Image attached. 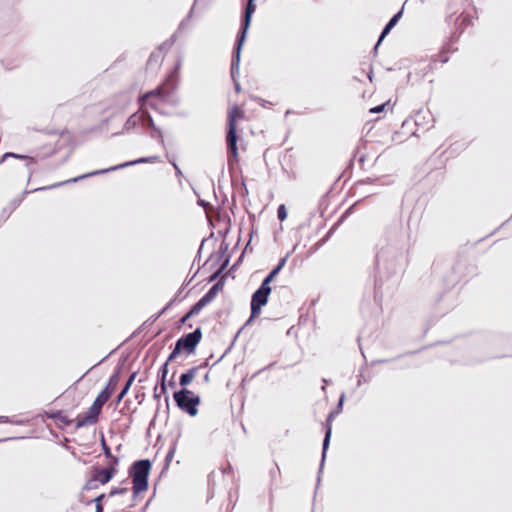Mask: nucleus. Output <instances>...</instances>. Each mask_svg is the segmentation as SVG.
I'll return each mask as SVG.
<instances>
[{"label": "nucleus", "instance_id": "obj_1", "mask_svg": "<svg viewBox=\"0 0 512 512\" xmlns=\"http://www.w3.org/2000/svg\"><path fill=\"white\" fill-rule=\"evenodd\" d=\"M246 6L242 12L241 23L238 33L236 35V40L234 42L232 56H231V65H230V75L233 81L234 90L236 93L241 91V85L238 81L239 78V70H240V61H241V51L243 45L246 41L248 30L251 25L252 16L256 11L257 5L256 2H246Z\"/></svg>", "mask_w": 512, "mask_h": 512}, {"label": "nucleus", "instance_id": "obj_2", "mask_svg": "<svg viewBox=\"0 0 512 512\" xmlns=\"http://www.w3.org/2000/svg\"><path fill=\"white\" fill-rule=\"evenodd\" d=\"M401 253L392 246L382 247L375 256V289H377L384 278L389 279L399 269V258Z\"/></svg>", "mask_w": 512, "mask_h": 512}, {"label": "nucleus", "instance_id": "obj_3", "mask_svg": "<svg viewBox=\"0 0 512 512\" xmlns=\"http://www.w3.org/2000/svg\"><path fill=\"white\" fill-rule=\"evenodd\" d=\"M244 110L238 105H234L228 113L226 124V146H227V163L232 173L235 165L239 162L238 140L236 121L243 119Z\"/></svg>", "mask_w": 512, "mask_h": 512}, {"label": "nucleus", "instance_id": "obj_4", "mask_svg": "<svg viewBox=\"0 0 512 512\" xmlns=\"http://www.w3.org/2000/svg\"><path fill=\"white\" fill-rule=\"evenodd\" d=\"M151 469L152 462L148 458L136 460L130 465L128 473L132 479L133 498L148 490Z\"/></svg>", "mask_w": 512, "mask_h": 512}, {"label": "nucleus", "instance_id": "obj_5", "mask_svg": "<svg viewBox=\"0 0 512 512\" xmlns=\"http://www.w3.org/2000/svg\"><path fill=\"white\" fill-rule=\"evenodd\" d=\"M345 398H346L345 393L342 392L338 398L336 406L328 413L326 420L323 424L325 432H324V438H323V442H322V452H321V460H320L318 476H317V485H319L320 480H321L320 475L324 468L327 451L329 449V445H330V441H331L332 422L340 413H342Z\"/></svg>", "mask_w": 512, "mask_h": 512}, {"label": "nucleus", "instance_id": "obj_6", "mask_svg": "<svg viewBox=\"0 0 512 512\" xmlns=\"http://www.w3.org/2000/svg\"><path fill=\"white\" fill-rule=\"evenodd\" d=\"M182 65V57L179 56L174 67L169 71L161 85L145 93L143 97H157L161 100L168 99L178 88L179 72Z\"/></svg>", "mask_w": 512, "mask_h": 512}, {"label": "nucleus", "instance_id": "obj_7", "mask_svg": "<svg viewBox=\"0 0 512 512\" xmlns=\"http://www.w3.org/2000/svg\"><path fill=\"white\" fill-rule=\"evenodd\" d=\"M176 406L184 413L195 417L199 412L201 397L192 390H177L173 393Z\"/></svg>", "mask_w": 512, "mask_h": 512}, {"label": "nucleus", "instance_id": "obj_8", "mask_svg": "<svg viewBox=\"0 0 512 512\" xmlns=\"http://www.w3.org/2000/svg\"><path fill=\"white\" fill-rule=\"evenodd\" d=\"M124 362H125V360H123L122 362L117 364V366L114 368V371H113L112 375L110 376L107 384L98 393V395L95 398L96 400H98L103 405L108 401V399L115 392L117 384H118V382H119V380H120V378L122 376V373H123Z\"/></svg>", "mask_w": 512, "mask_h": 512}, {"label": "nucleus", "instance_id": "obj_9", "mask_svg": "<svg viewBox=\"0 0 512 512\" xmlns=\"http://www.w3.org/2000/svg\"><path fill=\"white\" fill-rule=\"evenodd\" d=\"M130 166H134V161L133 160L126 161V162L117 164L115 166H111L109 168L94 170L92 172L82 174L80 176L68 179L66 181H62V182L55 183V184H52V185L44 186L43 189H54V188L66 185L68 183H76V182H78V181H80L82 179H86V178H89V177H92V176L101 175V174H105V173H108V172L124 169V168L130 167Z\"/></svg>", "mask_w": 512, "mask_h": 512}, {"label": "nucleus", "instance_id": "obj_10", "mask_svg": "<svg viewBox=\"0 0 512 512\" xmlns=\"http://www.w3.org/2000/svg\"><path fill=\"white\" fill-rule=\"evenodd\" d=\"M202 337V328L196 327L192 332L183 334L176 342L182 347L186 355H191L196 352L197 346L201 342Z\"/></svg>", "mask_w": 512, "mask_h": 512}, {"label": "nucleus", "instance_id": "obj_11", "mask_svg": "<svg viewBox=\"0 0 512 512\" xmlns=\"http://www.w3.org/2000/svg\"><path fill=\"white\" fill-rule=\"evenodd\" d=\"M103 406L104 405L102 403L94 399L88 410L83 415H79L75 419V428L80 429L82 427L96 424L99 420Z\"/></svg>", "mask_w": 512, "mask_h": 512}, {"label": "nucleus", "instance_id": "obj_12", "mask_svg": "<svg viewBox=\"0 0 512 512\" xmlns=\"http://www.w3.org/2000/svg\"><path fill=\"white\" fill-rule=\"evenodd\" d=\"M271 292V285L261 282L260 286L251 295L250 308L261 312L262 308L267 305Z\"/></svg>", "mask_w": 512, "mask_h": 512}, {"label": "nucleus", "instance_id": "obj_13", "mask_svg": "<svg viewBox=\"0 0 512 512\" xmlns=\"http://www.w3.org/2000/svg\"><path fill=\"white\" fill-rule=\"evenodd\" d=\"M197 4H198V2H193V5H192V7L190 8V10H189V12H188L187 16H186V17H185V18H184V19L179 23V26H178V28H177V31H176V32H174V33L170 36V38H169V39H167L165 42H163L161 45H159L158 50H157L158 52L162 53V52H163V50L169 49V48H171V47L174 45V43H175V42H176V40H177V34H178L179 32H182L184 29H186V28H187V26H188V20H189L190 18H192L193 14H194V12H195V9H196Z\"/></svg>", "mask_w": 512, "mask_h": 512}, {"label": "nucleus", "instance_id": "obj_14", "mask_svg": "<svg viewBox=\"0 0 512 512\" xmlns=\"http://www.w3.org/2000/svg\"><path fill=\"white\" fill-rule=\"evenodd\" d=\"M7 158H15V159H20V160H25L24 167H26L28 170V181H30V179L34 173V169H32L31 166L37 163L36 158H34L32 156L25 155V154H20V153H15V152H6L0 158V164H2Z\"/></svg>", "mask_w": 512, "mask_h": 512}, {"label": "nucleus", "instance_id": "obj_15", "mask_svg": "<svg viewBox=\"0 0 512 512\" xmlns=\"http://www.w3.org/2000/svg\"><path fill=\"white\" fill-rule=\"evenodd\" d=\"M92 474L97 477V480H99L101 485H105L109 483L117 474L118 469H115L114 467H99L97 465H94L92 467Z\"/></svg>", "mask_w": 512, "mask_h": 512}, {"label": "nucleus", "instance_id": "obj_16", "mask_svg": "<svg viewBox=\"0 0 512 512\" xmlns=\"http://www.w3.org/2000/svg\"><path fill=\"white\" fill-rule=\"evenodd\" d=\"M225 282L226 277H223L216 281L208 289V291L199 299L201 304H203L206 307L209 303H211L217 297L218 293L223 290Z\"/></svg>", "mask_w": 512, "mask_h": 512}, {"label": "nucleus", "instance_id": "obj_17", "mask_svg": "<svg viewBox=\"0 0 512 512\" xmlns=\"http://www.w3.org/2000/svg\"><path fill=\"white\" fill-rule=\"evenodd\" d=\"M42 188L43 187H38V188H35V189H32V190H25V191H23L22 195L12 199L11 202L9 203V205L7 207L3 208V210H2V213L5 215L4 221L22 203V201L24 200V197L27 194H30V193H33V192H37V191H46L47 190V189H42Z\"/></svg>", "mask_w": 512, "mask_h": 512}, {"label": "nucleus", "instance_id": "obj_18", "mask_svg": "<svg viewBox=\"0 0 512 512\" xmlns=\"http://www.w3.org/2000/svg\"><path fill=\"white\" fill-rule=\"evenodd\" d=\"M407 2H403V5L402 7L400 8L399 11H397L390 19L389 21L385 24V26L383 27L381 33H380V41H383L389 34L390 32L392 31V29L398 24V22L400 21V19L402 18L403 16V13H404V8H405V4Z\"/></svg>", "mask_w": 512, "mask_h": 512}, {"label": "nucleus", "instance_id": "obj_19", "mask_svg": "<svg viewBox=\"0 0 512 512\" xmlns=\"http://www.w3.org/2000/svg\"><path fill=\"white\" fill-rule=\"evenodd\" d=\"M447 62H448V43L444 42L440 53L432 56L428 67L432 71L437 70L438 67L442 68L443 65Z\"/></svg>", "mask_w": 512, "mask_h": 512}, {"label": "nucleus", "instance_id": "obj_20", "mask_svg": "<svg viewBox=\"0 0 512 512\" xmlns=\"http://www.w3.org/2000/svg\"><path fill=\"white\" fill-rule=\"evenodd\" d=\"M143 123V112H135L131 114L124 123L123 130L113 133V136L121 135L124 132L134 130L137 126Z\"/></svg>", "mask_w": 512, "mask_h": 512}, {"label": "nucleus", "instance_id": "obj_21", "mask_svg": "<svg viewBox=\"0 0 512 512\" xmlns=\"http://www.w3.org/2000/svg\"><path fill=\"white\" fill-rule=\"evenodd\" d=\"M181 429L179 428L178 429V432L177 434L175 435V437L171 440V443H170V447L168 449V452L165 456V459H164V464H163V468L161 470V473L160 475H163L169 468L170 466V463L175 455V452L177 450V445H178V441L181 437Z\"/></svg>", "mask_w": 512, "mask_h": 512}, {"label": "nucleus", "instance_id": "obj_22", "mask_svg": "<svg viewBox=\"0 0 512 512\" xmlns=\"http://www.w3.org/2000/svg\"><path fill=\"white\" fill-rule=\"evenodd\" d=\"M290 256V253L288 252L284 257H281L278 260V263L269 271V273L264 277L262 280L263 283H266L267 285H271V283L275 280L277 275L282 271V269L285 267L287 260Z\"/></svg>", "mask_w": 512, "mask_h": 512}, {"label": "nucleus", "instance_id": "obj_23", "mask_svg": "<svg viewBox=\"0 0 512 512\" xmlns=\"http://www.w3.org/2000/svg\"><path fill=\"white\" fill-rule=\"evenodd\" d=\"M44 415L52 420L58 421L61 423V428L68 427L72 425L75 420L69 418L63 410H50V411H44Z\"/></svg>", "mask_w": 512, "mask_h": 512}, {"label": "nucleus", "instance_id": "obj_24", "mask_svg": "<svg viewBox=\"0 0 512 512\" xmlns=\"http://www.w3.org/2000/svg\"><path fill=\"white\" fill-rule=\"evenodd\" d=\"M205 306L198 300L190 309L177 321V328L181 329L192 317L198 315Z\"/></svg>", "mask_w": 512, "mask_h": 512}, {"label": "nucleus", "instance_id": "obj_25", "mask_svg": "<svg viewBox=\"0 0 512 512\" xmlns=\"http://www.w3.org/2000/svg\"><path fill=\"white\" fill-rule=\"evenodd\" d=\"M198 371L199 367L193 366L186 370L185 372L181 373V375L179 376V385L181 388L179 390H189L188 386L192 383Z\"/></svg>", "mask_w": 512, "mask_h": 512}, {"label": "nucleus", "instance_id": "obj_26", "mask_svg": "<svg viewBox=\"0 0 512 512\" xmlns=\"http://www.w3.org/2000/svg\"><path fill=\"white\" fill-rule=\"evenodd\" d=\"M138 374V371H134L130 374V376L128 377L127 381L125 382L124 386L122 387V389L120 390V392L118 393V395L116 396L115 398V401H114V404L117 406L120 404V402L123 400V398L127 395V393L129 392L133 382L135 381L136 379V376Z\"/></svg>", "mask_w": 512, "mask_h": 512}, {"label": "nucleus", "instance_id": "obj_27", "mask_svg": "<svg viewBox=\"0 0 512 512\" xmlns=\"http://www.w3.org/2000/svg\"><path fill=\"white\" fill-rule=\"evenodd\" d=\"M200 269H201V266L198 267V269L195 271V273L188 280L184 281V283L177 290L175 295L169 300V302L172 303V305H174L177 301H181L182 299L187 297L188 293H186L183 297H181L182 292L194 280V278L197 276Z\"/></svg>", "mask_w": 512, "mask_h": 512}, {"label": "nucleus", "instance_id": "obj_28", "mask_svg": "<svg viewBox=\"0 0 512 512\" xmlns=\"http://www.w3.org/2000/svg\"><path fill=\"white\" fill-rule=\"evenodd\" d=\"M229 249V243H227L225 240H223L220 244V247L216 253V260L212 264V266H215L216 264H221L222 261H225L229 258V261L231 260V256L228 254Z\"/></svg>", "mask_w": 512, "mask_h": 512}, {"label": "nucleus", "instance_id": "obj_29", "mask_svg": "<svg viewBox=\"0 0 512 512\" xmlns=\"http://www.w3.org/2000/svg\"><path fill=\"white\" fill-rule=\"evenodd\" d=\"M228 266H229V258L226 259L225 261H222V263L218 266V268L209 276L207 281L210 283V282L218 281L219 279L225 277L224 272L226 271Z\"/></svg>", "mask_w": 512, "mask_h": 512}, {"label": "nucleus", "instance_id": "obj_30", "mask_svg": "<svg viewBox=\"0 0 512 512\" xmlns=\"http://www.w3.org/2000/svg\"><path fill=\"white\" fill-rule=\"evenodd\" d=\"M162 59V53L158 51L152 52L146 63L147 69H157Z\"/></svg>", "mask_w": 512, "mask_h": 512}, {"label": "nucleus", "instance_id": "obj_31", "mask_svg": "<svg viewBox=\"0 0 512 512\" xmlns=\"http://www.w3.org/2000/svg\"><path fill=\"white\" fill-rule=\"evenodd\" d=\"M274 467L270 469L269 476H270V490L273 489V487H278V482L281 477V472L278 464L274 462Z\"/></svg>", "mask_w": 512, "mask_h": 512}, {"label": "nucleus", "instance_id": "obj_32", "mask_svg": "<svg viewBox=\"0 0 512 512\" xmlns=\"http://www.w3.org/2000/svg\"><path fill=\"white\" fill-rule=\"evenodd\" d=\"M149 135L152 139L156 140L163 148H165L163 131L159 126L153 125V128L150 129Z\"/></svg>", "mask_w": 512, "mask_h": 512}, {"label": "nucleus", "instance_id": "obj_33", "mask_svg": "<svg viewBox=\"0 0 512 512\" xmlns=\"http://www.w3.org/2000/svg\"><path fill=\"white\" fill-rule=\"evenodd\" d=\"M361 200L356 201L354 204H352L350 207H348L342 215L339 217V219L333 224V227H336V230L338 227L354 212L356 205Z\"/></svg>", "mask_w": 512, "mask_h": 512}, {"label": "nucleus", "instance_id": "obj_34", "mask_svg": "<svg viewBox=\"0 0 512 512\" xmlns=\"http://www.w3.org/2000/svg\"><path fill=\"white\" fill-rule=\"evenodd\" d=\"M105 497H106V494L101 493L94 499L88 500L86 502V505H90V504L94 503L95 504V512H104L103 500L105 499Z\"/></svg>", "mask_w": 512, "mask_h": 512}, {"label": "nucleus", "instance_id": "obj_35", "mask_svg": "<svg viewBox=\"0 0 512 512\" xmlns=\"http://www.w3.org/2000/svg\"><path fill=\"white\" fill-rule=\"evenodd\" d=\"M172 306V303L168 301L162 309L150 316L147 319V322H149V324H154L162 315H164L170 308H172Z\"/></svg>", "mask_w": 512, "mask_h": 512}, {"label": "nucleus", "instance_id": "obj_36", "mask_svg": "<svg viewBox=\"0 0 512 512\" xmlns=\"http://www.w3.org/2000/svg\"><path fill=\"white\" fill-rule=\"evenodd\" d=\"M168 366L169 363L166 361L160 366L157 373L158 382H167V375L169 372Z\"/></svg>", "mask_w": 512, "mask_h": 512}, {"label": "nucleus", "instance_id": "obj_37", "mask_svg": "<svg viewBox=\"0 0 512 512\" xmlns=\"http://www.w3.org/2000/svg\"><path fill=\"white\" fill-rule=\"evenodd\" d=\"M99 480H97V477H95L93 474L92 476L86 481L84 486L82 487V490L90 491V490H96L99 487Z\"/></svg>", "mask_w": 512, "mask_h": 512}, {"label": "nucleus", "instance_id": "obj_38", "mask_svg": "<svg viewBox=\"0 0 512 512\" xmlns=\"http://www.w3.org/2000/svg\"><path fill=\"white\" fill-rule=\"evenodd\" d=\"M182 351V347L177 342H175V345L172 348L171 352L169 353L166 362L170 363L177 359L181 355Z\"/></svg>", "mask_w": 512, "mask_h": 512}, {"label": "nucleus", "instance_id": "obj_39", "mask_svg": "<svg viewBox=\"0 0 512 512\" xmlns=\"http://www.w3.org/2000/svg\"><path fill=\"white\" fill-rule=\"evenodd\" d=\"M211 239H214V232H213V231H211V232H210L209 236L204 237V238L202 239L201 244H200V246H199V248H198V251H197V253H196V256H195V258H194L193 264H195L196 262H197V263H199V262H200V260H201V253H202V249H203V247H204V244H205L207 241L211 240Z\"/></svg>", "mask_w": 512, "mask_h": 512}, {"label": "nucleus", "instance_id": "obj_40", "mask_svg": "<svg viewBox=\"0 0 512 512\" xmlns=\"http://www.w3.org/2000/svg\"><path fill=\"white\" fill-rule=\"evenodd\" d=\"M242 332V329H239L237 331V333L234 335L230 345L227 347V349L224 351V353L220 356V358H218L213 364L212 366H215L216 364H218L220 361H222V359L232 350L237 338L239 337L240 333Z\"/></svg>", "mask_w": 512, "mask_h": 512}, {"label": "nucleus", "instance_id": "obj_41", "mask_svg": "<svg viewBox=\"0 0 512 512\" xmlns=\"http://www.w3.org/2000/svg\"><path fill=\"white\" fill-rule=\"evenodd\" d=\"M133 161H134V165L143 164V163H155V162L159 161V156L153 155V156L140 157Z\"/></svg>", "mask_w": 512, "mask_h": 512}, {"label": "nucleus", "instance_id": "obj_42", "mask_svg": "<svg viewBox=\"0 0 512 512\" xmlns=\"http://www.w3.org/2000/svg\"><path fill=\"white\" fill-rule=\"evenodd\" d=\"M288 211L285 204H280L277 208V218L280 222L287 219Z\"/></svg>", "mask_w": 512, "mask_h": 512}, {"label": "nucleus", "instance_id": "obj_43", "mask_svg": "<svg viewBox=\"0 0 512 512\" xmlns=\"http://www.w3.org/2000/svg\"><path fill=\"white\" fill-rule=\"evenodd\" d=\"M100 444H101V449H102V452H103L105 458H107L113 454L112 450L109 447V445L107 444L103 434H101Z\"/></svg>", "mask_w": 512, "mask_h": 512}, {"label": "nucleus", "instance_id": "obj_44", "mask_svg": "<svg viewBox=\"0 0 512 512\" xmlns=\"http://www.w3.org/2000/svg\"><path fill=\"white\" fill-rule=\"evenodd\" d=\"M260 314H261L260 311L250 308V316L240 329L243 330L245 327L249 326L256 318H258L260 316Z\"/></svg>", "mask_w": 512, "mask_h": 512}, {"label": "nucleus", "instance_id": "obj_45", "mask_svg": "<svg viewBox=\"0 0 512 512\" xmlns=\"http://www.w3.org/2000/svg\"><path fill=\"white\" fill-rule=\"evenodd\" d=\"M153 125H156V124H155L151 114L149 112H143V123H142V126L143 127H149L150 129H152Z\"/></svg>", "mask_w": 512, "mask_h": 512}, {"label": "nucleus", "instance_id": "obj_46", "mask_svg": "<svg viewBox=\"0 0 512 512\" xmlns=\"http://www.w3.org/2000/svg\"><path fill=\"white\" fill-rule=\"evenodd\" d=\"M426 120V116L423 115L422 111H419L416 115H415V119H414V124L417 126V127H424L428 122L425 121Z\"/></svg>", "mask_w": 512, "mask_h": 512}, {"label": "nucleus", "instance_id": "obj_47", "mask_svg": "<svg viewBox=\"0 0 512 512\" xmlns=\"http://www.w3.org/2000/svg\"><path fill=\"white\" fill-rule=\"evenodd\" d=\"M127 492H128V488H126V487H112L108 496L114 497L117 495L126 494Z\"/></svg>", "mask_w": 512, "mask_h": 512}, {"label": "nucleus", "instance_id": "obj_48", "mask_svg": "<svg viewBox=\"0 0 512 512\" xmlns=\"http://www.w3.org/2000/svg\"><path fill=\"white\" fill-rule=\"evenodd\" d=\"M336 231V227H331L327 233L318 241V244L320 246H323L331 237L332 235L335 233Z\"/></svg>", "mask_w": 512, "mask_h": 512}, {"label": "nucleus", "instance_id": "obj_49", "mask_svg": "<svg viewBox=\"0 0 512 512\" xmlns=\"http://www.w3.org/2000/svg\"><path fill=\"white\" fill-rule=\"evenodd\" d=\"M378 180L377 177H367L365 179L358 180L355 186L358 188L363 185L374 184Z\"/></svg>", "mask_w": 512, "mask_h": 512}, {"label": "nucleus", "instance_id": "obj_50", "mask_svg": "<svg viewBox=\"0 0 512 512\" xmlns=\"http://www.w3.org/2000/svg\"><path fill=\"white\" fill-rule=\"evenodd\" d=\"M249 246H250V241L246 244V246H245V248H244L243 252H242V253H241V255L238 257V259L236 260V262L232 265V267H231V269H230L229 273H231V272L235 271V270L238 268L239 264H240V263L242 262V260H243L244 253L247 251V249H248V247H249Z\"/></svg>", "mask_w": 512, "mask_h": 512}, {"label": "nucleus", "instance_id": "obj_51", "mask_svg": "<svg viewBox=\"0 0 512 512\" xmlns=\"http://www.w3.org/2000/svg\"><path fill=\"white\" fill-rule=\"evenodd\" d=\"M160 385V394L167 395V382H158ZM167 412L169 411V397H165Z\"/></svg>", "mask_w": 512, "mask_h": 512}, {"label": "nucleus", "instance_id": "obj_52", "mask_svg": "<svg viewBox=\"0 0 512 512\" xmlns=\"http://www.w3.org/2000/svg\"><path fill=\"white\" fill-rule=\"evenodd\" d=\"M108 459V466L107 467H114L115 469H118V465H119V462H120V459L118 456H115V455H111L109 457H107Z\"/></svg>", "mask_w": 512, "mask_h": 512}, {"label": "nucleus", "instance_id": "obj_53", "mask_svg": "<svg viewBox=\"0 0 512 512\" xmlns=\"http://www.w3.org/2000/svg\"><path fill=\"white\" fill-rule=\"evenodd\" d=\"M116 350H117V348H116V349H114V350H112L109 354H107L104 358H102L98 363H96L95 365H93V366H92L88 371H86V372L82 375V377H81L79 380H81V379H82L86 374H88L92 369H94L95 367L99 366V365H100V364H102L104 361H106V359H107V358H109V357H110V355H112Z\"/></svg>", "mask_w": 512, "mask_h": 512}, {"label": "nucleus", "instance_id": "obj_54", "mask_svg": "<svg viewBox=\"0 0 512 512\" xmlns=\"http://www.w3.org/2000/svg\"><path fill=\"white\" fill-rule=\"evenodd\" d=\"M252 99H253L255 102H257L258 104H260V105H261L262 107H264V108H266V107H268V106H271V105H272V103H271L270 101L265 100V99H263V98H261V97H258V96H254V97H252Z\"/></svg>", "mask_w": 512, "mask_h": 512}, {"label": "nucleus", "instance_id": "obj_55", "mask_svg": "<svg viewBox=\"0 0 512 512\" xmlns=\"http://www.w3.org/2000/svg\"><path fill=\"white\" fill-rule=\"evenodd\" d=\"M230 228H231V222H230V218H228L227 226L224 229L219 230L218 231V235L225 240V238L227 237L228 233L230 232Z\"/></svg>", "mask_w": 512, "mask_h": 512}, {"label": "nucleus", "instance_id": "obj_56", "mask_svg": "<svg viewBox=\"0 0 512 512\" xmlns=\"http://www.w3.org/2000/svg\"><path fill=\"white\" fill-rule=\"evenodd\" d=\"M389 104V102L382 103L379 105H376L370 109V113H380L385 110V107Z\"/></svg>", "mask_w": 512, "mask_h": 512}, {"label": "nucleus", "instance_id": "obj_57", "mask_svg": "<svg viewBox=\"0 0 512 512\" xmlns=\"http://www.w3.org/2000/svg\"><path fill=\"white\" fill-rule=\"evenodd\" d=\"M275 365V362H272L270 364H268L267 366L263 367L262 369L258 370L257 372H255L251 378H254L256 377L257 375H259L260 373H262L263 371H266V370H270L273 366Z\"/></svg>", "mask_w": 512, "mask_h": 512}, {"label": "nucleus", "instance_id": "obj_58", "mask_svg": "<svg viewBox=\"0 0 512 512\" xmlns=\"http://www.w3.org/2000/svg\"><path fill=\"white\" fill-rule=\"evenodd\" d=\"M149 105H150V107H151L153 110L157 111V112H158L159 114H161V115H164V116H169V115H170V113H169L168 111H164V110H160V109H158V107H157V105H156L155 103H152V102H151Z\"/></svg>", "mask_w": 512, "mask_h": 512}, {"label": "nucleus", "instance_id": "obj_59", "mask_svg": "<svg viewBox=\"0 0 512 512\" xmlns=\"http://www.w3.org/2000/svg\"><path fill=\"white\" fill-rule=\"evenodd\" d=\"M194 193L195 195L198 197V200H197V204L200 206V207H203V208H206L208 205H209V202H207L206 200L204 199H201L199 197V194L194 190Z\"/></svg>", "mask_w": 512, "mask_h": 512}, {"label": "nucleus", "instance_id": "obj_60", "mask_svg": "<svg viewBox=\"0 0 512 512\" xmlns=\"http://www.w3.org/2000/svg\"><path fill=\"white\" fill-rule=\"evenodd\" d=\"M212 357H213V354H211V355L209 356V358L205 359L202 363H200V364H199V365H197L196 367H199V370H200V369H202V368H207V367H209V366H210L209 360H210V358H212ZM211 367H213V366L211 365Z\"/></svg>", "mask_w": 512, "mask_h": 512}, {"label": "nucleus", "instance_id": "obj_61", "mask_svg": "<svg viewBox=\"0 0 512 512\" xmlns=\"http://www.w3.org/2000/svg\"><path fill=\"white\" fill-rule=\"evenodd\" d=\"M370 381V378H366L362 373L359 375V379L357 381V387H360L362 383H367Z\"/></svg>", "mask_w": 512, "mask_h": 512}, {"label": "nucleus", "instance_id": "obj_62", "mask_svg": "<svg viewBox=\"0 0 512 512\" xmlns=\"http://www.w3.org/2000/svg\"><path fill=\"white\" fill-rule=\"evenodd\" d=\"M175 170V176L179 179V182L181 183V177H183V173L178 165H174Z\"/></svg>", "mask_w": 512, "mask_h": 512}, {"label": "nucleus", "instance_id": "obj_63", "mask_svg": "<svg viewBox=\"0 0 512 512\" xmlns=\"http://www.w3.org/2000/svg\"><path fill=\"white\" fill-rule=\"evenodd\" d=\"M381 43H382V41H380V36H379V37H378L377 42L375 43V45H374V47H373V49H372V51H371V53L373 54V56H376V55H377V53H378V48H379V46L381 45Z\"/></svg>", "mask_w": 512, "mask_h": 512}, {"label": "nucleus", "instance_id": "obj_64", "mask_svg": "<svg viewBox=\"0 0 512 512\" xmlns=\"http://www.w3.org/2000/svg\"><path fill=\"white\" fill-rule=\"evenodd\" d=\"M166 158L168 160V162L174 167V165H178L176 163V158L175 156H170V154L168 152H166Z\"/></svg>", "mask_w": 512, "mask_h": 512}]
</instances>
